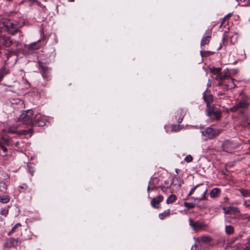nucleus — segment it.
I'll list each match as a JSON object with an SVG mask.
<instances>
[{"mask_svg": "<svg viewBox=\"0 0 250 250\" xmlns=\"http://www.w3.org/2000/svg\"><path fill=\"white\" fill-rule=\"evenodd\" d=\"M190 250H201V249L199 245L195 244L192 246Z\"/></svg>", "mask_w": 250, "mask_h": 250, "instance_id": "4c0bfd02", "label": "nucleus"}, {"mask_svg": "<svg viewBox=\"0 0 250 250\" xmlns=\"http://www.w3.org/2000/svg\"><path fill=\"white\" fill-rule=\"evenodd\" d=\"M240 193L243 197H250V192L247 190L245 189L244 188H240L239 189Z\"/></svg>", "mask_w": 250, "mask_h": 250, "instance_id": "c85d7f7f", "label": "nucleus"}, {"mask_svg": "<svg viewBox=\"0 0 250 250\" xmlns=\"http://www.w3.org/2000/svg\"><path fill=\"white\" fill-rule=\"evenodd\" d=\"M8 133L16 134L18 136L22 135H26L28 133L30 134V136H32L34 132L33 128H30L28 130H19L18 126H10L7 130Z\"/></svg>", "mask_w": 250, "mask_h": 250, "instance_id": "423d86ee", "label": "nucleus"}, {"mask_svg": "<svg viewBox=\"0 0 250 250\" xmlns=\"http://www.w3.org/2000/svg\"><path fill=\"white\" fill-rule=\"evenodd\" d=\"M203 95L204 100L207 103V105H208L213 101V97L212 95L210 94H207L205 92L203 93Z\"/></svg>", "mask_w": 250, "mask_h": 250, "instance_id": "6ab92c4d", "label": "nucleus"}, {"mask_svg": "<svg viewBox=\"0 0 250 250\" xmlns=\"http://www.w3.org/2000/svg\"><path fill=\"white\" fill-rule=\"evenodd\" d=\"M214 52L210 51L201 50L200 51V55L202 57H207L214 54Z\"/></svg>", "mask_w": 250, "mask_h": 250, "instance_id": "a878e982", "label": "nucleus"}, {"mask_svg": "<svg viewBox=\"0 0 250 250\" xmlns=\"http://www.w3.org/2000/svg\"><path fill=\"white\" fill-rule=\"evenodd\" d=\"M208 191L207 187L204 184H200L193 187L188 193V196L194 194L197 200H204Z\"/></svg>", "mask_w": 250, "mask_h": 250, "instance_id": "f257e3e1", "label": "nucleus"}, {"mask_svg": "<svg viewBox=\"0 0 250 250\" xmlns=\"http://www.w3.org/2000/svg\"><path fill=\"white\" fill-rule=\"evenodd\" d=\"M14 43H15L16 46H18L20 44V42L19 41H15Z\"/></svg>", "mask_w": 250, "mask_h": 250, "instance_id": "de8ad7c7", "label": "nucleus"}, {"mask_svg": "<svg viewBox=\"0 0 250 250\" xmlns=\"http://www.w3.org/2000/svg\"><path fill=\"white\" fill-rule=\"evenodd\" d=\"M184 206L188 208V202L186 201L184 202Z\"/></svg>", "mask_w": 250, "mask_h": 250, "instance_id": "5fc2aeb1", "label": "nucleus"}, {"mask_svg": "<svg viewBox=\"0 0 250 250\" xmlns=\"http://www.w3.org/2000/svg\"><path fill=\"white\" fill-rule=\"evenodd\" d=\"M192 160V157L191 155H188V162L191 161Z\"/></svg>", "mask_w": 250, "mask_h": 250, "instance_id": "09e8293b", "label": "nucleus"}, {"mask_svg": "<svg viewBox=\"0 0 250 250\" xmlns=\"http://www.w3.org/2000/svg\"><path fill=\"white\" fill-rule=\"evenodd\" d=\"M211 33L212 30L211 29H208L206 31V36L202 39L201 42V46H204L206 44H208L209 42Z\"/></svg>", "mask_w": 250, "mask_h": 250, "instance_id": "2eb2a0df", "label": "nucleus"}, {"mask_svg": "<svg viewBox=\"0 0 250 250\" xmlns=\"http://www.w3.org/2000/svg\"><path fill=\"white\" fill-rule=\"evenodd\" d=\"M14 43L10 37H3L2 39V44L3 46L6 47H9Z\"/></svg>", "mask_w": 250, "mask_h": 250, "instance_id": "f3484780", "label": "nucleus"}, {"mask_svg": "<svg viewBox=\"0 0 250 250\" xmlns=\"http://www.w3.org/2000/svg\"><path fill=\"white\" fill-rule=\"evenodd\" d=\"M2 140L4 141V144H5L7 145H9V141L10 139L8 137H2Z\"/></svg>", "mask_w": 250, "mask_h": 250, "instance_id": "e433bc0d", "label": "nucleus"}, {"mask_svg": "<svg viewBox=\"0 0 250 250\" xmlns=\"http://www.w3.org/2000/svg\"><path fill=\"white\" fill-rule=\"evenodd\" d=\"M36 4L41 7L43 6V5L42 4V3L40 1H38L36 3Z\"/></svg>", "mask_w": 250, "mask_h": 250, "instance_id": "c03bdc74", "label": "nucleus"}, {"mask_svg": "<svg viewBox=\"0 0 250 250\" xmlns=\"http://www.w3.org/2000/svg\"><path fill=\"white\" fill-rule=\"evenodd\" d=\"M242 237V235H240L239 236H238L237 237H236V238L234 240H236V239H240Z\"/></svg>", "mask_w": 250, "mask_h": 250, "instance_id": "4d7b16f0", "label": "nucleus"}, {"mask_svg": "<svg viewBox=\"0 0 250 250\" xmlns=\"http://www.w3.org/2000/svg\"><path fill=\"white\" fill-rule=\"evenodd\" d=\"M15 239L13 238H10L7 239L5 243V248H10L14 247V242H15Z\"/></svg>", "mask_w": 250, "mask_h": 250, "instance_id": "412c9836", "label": "nucleus"}, {"mask_svg": "<svg viewBox=\"0 0 250 250\" xmlns=\"http://www.w3.org/2000/svg\"><path fill=\"white\" fill-rule=\"evenodd\" d=\"M19 145V142H17L16 144H15V146H18V145Z\"/></svg>", "mask_w": 250, "mask_h": 250, "instance_id": "69168bd1", "label": "nucleus"}, {"mask_svg": "<svg viewBox=\"0 0 250 250\" xmlns=\"http://www.w3.org/2000/svg\"><path fill=\"white\" fill-rule=\"evenodd\" d=\"M200 240L203 243H209L212 240V238L208 235H203L201 236Z\"/></svg>", "mask_w": 250, "mask_h": 250, "instance_id": "5701e85b", "label": "nucleus"}, {"mask_svg": "<svg viewBox=\"0 0 250 250\" xmlns=\"http://www.w3.org/2000/svg\"><path fill=\"white\" fill-rule=\"evenodd\" d=\"M201 133L205 140L211 139L216 135H217V131L215 129L209 127H207L205 130L202 131Z\"/></svg>", "mask_w": 250, "mask_h": 250, "instance_id": "9d476101", "label": "nucleus"}, {"mask_svg": "<svg viewBox=\"0 0 250 250\" xmlns=\"http://www.w3.org/2000/svg\"><path fill=\"white\" fill-rule=\"evenodd\" d=\"M21 223H18L17 224H16L12 229L9 232L8 235H11L14 232H15V230L17 229L18 227H21Z\"/></svg>", "mask_w": 250, "mask_h": 250, "instance_id": "f704fd0d", "label": "nucleus"}, {"mask_svg": "<svg viewBox=\"0 0 250 250\" xmlns=\"http://www.w3.org/2000/svg\"><path fill=\"white\" fill-rule=\"evenodd\" d=\"M188 222L190 226L196 231L204 229V227H205V225L203 223L199 221L194 222L190 219H189Z\"/></svg>", "mask_w": 250, "mask_h": 250, "instance_id": "9b49d317", "label": "nucleus"}, {"mask_svg": "<svg viewBox=\"0 0 250 250\" xmlns=\"http://www.w3.org/2000/svg\"><path fill=\"white\" fill-rule=\"evenodd\" d=\"M6 57L7 58V59H8L11 56V55L10 54V53H6Z\"/></svg>", "mask_w": 250, "mask_h": 250, "instance_id": "49530a36", "label": "nucleus"}, {"mask_svg": "<svg viewBox=\"0 0 250 250\" xmlns=\"http://www.w3.org/2000/svg\"><path fill=\"white\" fill-rule=\"evenodd\" d=\"M176 199H177V198H176V196L175 195L171 194L167 198V203L168 204H171V203L174 202L176 201Z\"/></svg>", "mask_w": 250, "mask_h": 250, "instance_id": "7c9ffc66", "label": "nucleus"}, {"mask_svg": "<svg viewBox=\"0 0 250 250\" xmlns=\"http://www.w3.org/2000/svg\"><path fill=\"white\" fill-rule=\"evenodd\" d=\"M25 48L28 50L34 51L38 49L40 47V43L38 42H34L30 44H25L24 45Z\"/></svg>", "mask_w": 250, "mask_h": 250, "instance_id": "dca6fc26", "label": "nucleus"}, {"mask_svg": "<svg viewBox=\"0 0 250 250\" xmlns=\"http://www.w3.org/2000/svg\"><path fill=\"white\" fill-rule=\"evenodd\" d=\"M151 185L149 184V185L147 187V191H149L150 189V186Z\"/></svg>", "mask_w": 250, "mask_h": 250, "instance_id": "052dcab7", "label": "nucleus"}, {"mask_svg": "<svg viewBox=\"0 0 250 250\" xmlns=\"http://www.w3.org/2000/svg\"><path fill=\"white\" fill-rule=\"evenodd\" d=\"M23 104V103L22 101L18 100V102H16L15 103H12V105L13 107L15 109L21 108Z\"/></svg>", "mask_w": 250, "mask_h": 250, "instance_id": "393cba45", "label": "nucleus"}, {"mask_svg": "<svg viewBox=\"0 0 250 250\" xmlns=\"http://www.w3.org/2000/svg\"><path fill=\"white\" fill-rule=\"evenodd\" d=\"M177 186L179 187L180 186V183L179 181V178L178 177H173L172 178L171 184L170 185V187Z\"/></svg>", "mask_w": 250, "mask_h": 250, "instance_id": "4be33fe9", "label": "nucleus"}, {"mask_svg": "<svg viewBox=\"0 0 250 250\" xmlns=\"http://www.w3.org/2000/svg\"><path fill=\"white\" fill-rule=\"evenodd\" d=\"M207 115L214 120H219L221 118V113L218 110L208 109L207 110Z\"/></svg>", "mask_w": 250, "mask_h": 250, "instance_id": "f8f14e48", "label": "nucleus"}, {"mask_svg": "<svg viewBox=\"0 0 250 250\" xmlns=\"http://www.w3.org/2000/svg\"><path fill=\"white\" fill-rule=\"evenodd\" d=\"M8 209L5 208L4 209H2L1 210L0 214L6 215L8 214Z\"/></svg>", "mask_w": 250, "mask_h": 250, "instance_id": "58836bf2", "label": "nucleus"}, {"mask_svg": "<svg viewBox=\"0 0 250 250\" xmlns=\"http://www.w3.org/2000/svg\"><path fill=\"white\" fill-rule=\"evenodd\" d=\"M246 201L244 203V204L247 206V207H249V205H248V204H246Z\"/></svg>", "mask_w": 250, "mask_h": 250, "instance_id": "338daca9", "label": "nucleus"}, {"mask_svg": "<svg viewBox=\"0 0 250 250\" xmlns=\"http://www.w3.org/2000/svg\"><path fill=\"white\" fill-rule=\"evenodd\" d=\"M3 26H5L10 34L14 35L16 33L20 32L17 28V25L11 22L9 20H3L2 21Z\"/></svg>", "mask_w": 250, "mask_h": 250, "instance_id": "0eeeda50", "label": "nucleus"}, {"mask_svg": "<svg viewBox=\"0 0 250 250\" xmlns=\"http://www.w3.org/2000/svg\"><path fill=\"white\" fill-rule=\"evenodd\" d=\"M220 189L218 188H215L211 190L210 195L211 198H217L220 196Z\"/></svg>", "mask_w": 250, "mask_h": 250, "instance_id": "a211bd4d", "label": "nucleus"}, {"mask_svg": "<svg viewBox=\"0 0 250 250\" xmlns=\"http://www.w3.org/2000/svg\"><path fill=\"white\" fill-rule=\"evenodd\" d=\"M159 182V179L157 177L152 178L149 182V184L150 185L154 186L158 184Z\"/></svg>", "mask_w": 250, "mask_h": 250, "instance_id": "72a5a7b5", "label": "nucleus"}, {"mask_svg": "<svg viewBox=\"0 0 250 250\" xmlns=\"http://www.w3.org/2000/svg\"><path fill=\"white\" fill-rule=\"evenodd\" d=\"M183 127V125H171V131L172 132H177L180 130Z\"/></svg>", "mask_w": 250, "mask_h": 250, "instance_id": "cd10ccee", "label": "nucleus"}, {"mask_svg": "<svg viewBox=\"0 0 250 250\" xmlns=\"http://www.w3.org/2000/svg\"><path fill=\"white\" fill-rule=\"evenodd\" d=\"M34 120L31 128H33L34 126H43L46 124V119L40 115H36L34 118Z\"/></svg>", "mask_w": 250, "mask_h": 250, "instance_id": "1a4fd4ad", "label": "nucleus"}, {"mask_svg": "<svg viewBox=\"0 0 250 250\" xmlns=\"http://www.w3.org/2000/svg\"><path fill=\"white\" fill-rule=\"evenodd\" d=\"M6 2L8 3H11L14 1V0H5Z\"/></svg>", "mask_w": 250, "mask_h": 250, "instance_id": "8fccbe9b", "label": "nucleus"}, {"mask_svg": "<svg viewBox=\"0 0 250 250\" xmlns=\"http://www.w3.org/2000/svg\"><path fill=\"white\" fill-rule=\"evenodd\" d=\"M222 209L225 214L233 215L240 212V210L238 208L233 206L223 207Z\"/></svg>", "mask_w": 250, "mask_h": 250, "instance_id": "ddd939ff", "label": "nucleus"}, {"mask_svg": "<svg viewBox=\"0 0 250 250\" xmlns=\"http://www.w3.org/2000/svg\"><path fill=\"white\" fill-rule=\"evenodd\" d=\"M187 210H188L187 209V210H183H183H181V211H180V212H181V213H184V214H187Z\"/></svg>", "mask_w": 250, "mask_h": 250, "instance_id": "864d4df0", "label": "nucleus"}, {"mask_svg": "<svg viewBox=\"0 0 250 250\" xmlns=\"http://www.w3.org/2000/svg\"><path fill=\"white\" fill-rule=\"evenodd\" d=\"M9 53H10L11 55H18V50H12V49H8L7 50Z\"/></svg>", "mask_w": 250, "mask_h": 250, "instance_id": "c9c22d12", "label": "nucleus"}, {"mask_svg": "<svg viewBox=\"0 0 250 250\" xmlns=\"http://www.w3.org/2000/svg\"><path fill=\"white\" fill-rule=\"evenodd\" d=\"M248 244H250V236L247 239Z\"/></svg>", "mask_w": 250, "mask_h": 250, "instance_id": "bf43d9fd", "label": "nucleus"}, {"mask_svg": "<svg viewBox=\"0 0 250 250\" xmlns=\"http://www.w3.org/2000/svg\"><path fill=\"white\" fill-rule=\"evenodd\" d=\"M225 232L228 235H230L234 232V228L231 225L226 226L225 227Z\"/></svg>", "mask_w": 250, "mask_h": 250, "instance_id": "b1692460", "label": "nucleus"}, {"mask_svg": "<svg viewBox=\"0 0 250 250\" xmlns=\"http://www.w3.org/2000/svg\"><path fill=\"white\" fill-rule=\"evenodd\" d=\"M29 1L30 2H31V3L32 4L34 3H36L37 2V1H38V0H29Z\"/></svg>", "mask_w": 250, "mask_h": 250, "instance_id": "a18cd8bd", "label": "nucleus"}, {"mask_svg": "<svg viewBox=\"0 0 250 250\" xmlns=\"http://www.w3.org/2000/svg\"><path fill=\"white\" fill-rule=\"evenodd\" d=\"M168 185H167V187L161 186L160 188H161V189L163 192H166L168 188Z\"/></svg>", "mask_w": 250, "mask_h": 250, "instance_id": "a19ab883", "label": "nucleus"}, {"mask_svg": "<svg viewBox=\"0 0 250 250\" xmlns=\"http://www.w3.org/2000/svg\"><path fill=\"white\" fill-rule=\"evenodd\" d=\"M8 152V149L6 147L0 142V155L1 156H5Z\"/></svg>", "mask_w": 250, "mask_h": 250, "instance_id": "aec40b11", "label": "nucleus"}, {"mask_svg": "<svg viewBox=\"0 0 250 250\" xmlns=\"http://www.w3.org/2000/svg\"><path fill=\"white\" fill-rule=\"evenodd\" d=\"M250 105V98L246 97L240 100L234 106L230 108L232 112H235L247 108Z\"/></svg>", "mask_w": 250, "mask_h": 250, "instance_id": "20e7f679", "label": "nucleus"}, {"mask_svg": "<svg viewBox=\"0 0 250 250\" xmlns=\"http://www.w3.org/2000/svg\"><path fill=\"white\" fill-rule=\"evenodd\" d=\"M158 188V187H157L154 186L153 187H152V188H151V189H156V188Z\"/></svg>", "mask_w": 250, "mask_h": 250, "instance_id": "0e129e2a", "label": "nucleus"}, {"mask_svg": "<svg viewBox=\"0 0 250 250\" xmlns=\"http://www.w3.org/2000/svg\"><path fill=\"white\" fill-rule=\"evenodd\" d=\"M10 200V197L8 195H4L0 196V202L2 203L5 204L8 203Z\"/></svg>", "mask_w": 250, "mask_h": 250, "instance_id": "473e14b6", "label": "nucleus"}, {"mask_svg": "<svg viewBox=\"0 0 250 250\" xmlns=\"http://www.w3.org/2000/svg\"><path fill=\"white\" fill-rule=\"evenodd\" d=\"M34 112L31 109L27 110L24 111L19 117V121L22 122L26 125H32L34 121Z\"/></svg>", "mask_w": 250, "mask_h": 250, "instance_id": "7ed1b4c3", "label": "nucleus"}, {"mask_svg": "<svg viewBox=\"0 0 250 250\" xmlns=\"http://www.w3.org/2000/svg\"><path fill=\"white\" fill-rule=\"evenodd\" d=\"M231 13H229L228 14H227L224 18V19H223V21H222V22L221 23V26L222 25H223V23L226 20V19H228L229 18V17L231 16Z\"/></svg>", "mask_w": 250, "mask_h": 250, "instance_id": "79ce46f5", "label": "nucleus"}, {"mask_svg": "<svg viewBox=\"0 0 250 250\" xmlns=\"http://www.w3.org/2000/svg\"><path fill=\"white\" fill-rule=\"evenodd\" d=\"M247 127L250 130V123H249L247 125Z\"/></svg>", "mask_w": 250, "mask_h": 250, "instance_id": "6e6d98bb", "label": "nucleus"}, {"mask_svg": "<svg viewBox=\"0 0 250 250\" xmlns=\"http://www.w3.org/2000/svg\"><path fill=\"white\" fill-rule=\"evenodd\" d=\"M194 207L193 205L192 204L188 203V208H192Z\"/></svg>", "mask_w": 250, "mask_h": 250, "instance_id": "603ef678", "label": "nucleus"}, {"mask_svg": "<svg viewBox=\"0 0 250 250\" xmlns=\"http://www.w3.org/2000/svg\"><path fill=\"white\" fill-rule=\"evenodd\" d=\"M170 214V210L167 209V210H165L164 212L160 213L159 214V217L160 219L163 220L165 218L168 216Z\"/></svg>", "mask_w": 250, "mask_h": 250, "instance_id": "c756f323", "label": "nucleus"}, {"mask_svg": "<svg viewBox=\"0 0 250 250\" xmlns=\"http://www.w3.org/2000/svg\"><path fill=\"white\" fill-rule=\"evenodd\" d=\"M0 187H2L4 189L6 188V185L4 183H0Z\"/></svg>", "mask_w": 250, "mask_h": 250, "instance_id": "37998d69", "label": "nucleus"}, {"mask_svg": "<svg viewBox=\"0 0 250 250\" xmlns=\"http://www.w3.org/2000/svg\"><path fill=\"white\" fill-rule=\"evenodd\" d=\"M9 73V70L7 69L5 67H3L0 70V78L2 79L4 75Z\"/></svg>", "mask_w": 250, "mask_h": 250, "instance_id": "2f4dec72", "label": "nucleus"}, {"mask_svg": "<svg viewBox=\"0 0 250 250\" xmlns=\"http://www.w3.org/2000/svg\"><path fill=\"white\" fill-rule=\"evenodd\" d=\"M165 185H168V182H167V181H165Z\"/></svg>", "mask_w": 250, "mask_h": 250, "instance_id": "774afa93", "label": "nucleus"}, {"mask_svg": "<svg viewBox=\"0 0 250 250\" xmlns=\"http://www.w3.org/2000/svg\"><path fill=\"white\" fill-rule=\"evenodd\" d=\"M185 115V113L182 110H179L177 112V115L176 116V117L177 116L179 117V119H178V123H181V122L182 121V120L184 118Z\"/></svg>", "mask_w": 250, "mask_h": 250, "instance_id": "bb28decb", "label": "nucleus"}, {"mask_svg": "<svg viewBox=\"0 0 250 250\" xmlns=\"http://www.w3.org/2000/svg\"><path fill=\"white\" fill-rule=\"evenodd\" d=\"M188 155H187V156H186L185 157L184 160H185L186 161L188 162Z\"/></svg>", "mask_w": 250, "mask_h": 250, "instance_id": "e2e57ef3", "label": "nucleus"}, {"mask_svg": "<svg viewBox=\"0 0 250 250\" xmlns=\"http://www.w3.org/2000/svg\"><path fill=\"white\" fill-rule=\"evenodd\" d=\"M226 39H227L226 37L225 36H224V37L222 39L223 42H224L225 40H226Z\"/></svg>", "mask_w": 250, "mask_h": 250, "instance_id": "680f3d73", "label": "nucleus"}, {"mask_svg": "<svg viewBox=\"0 0 250 250\" xmlns=\"http://www.w3.org/2000/svg\"><path fill=\"white\" fill-rule=\"evenodd\" d=\"M216 79L219 80L218 85L222 86L223 89L226 90L233 88L235 87L233 80L229 77H226V75L222 73H220L217 75Z\"/></svg>", "mask_w": 250, "mask_h": 250, "instance_id": "f03ea898", "label": "nucleus"}, {"mask_svg": "<svg viewBox=\"0 0 250 250\" xmlns=\"http://www.w3.org/2000/svg\"><path fill=\"white\" fill-rule=\"evenodd\" d=\"M163 199L164 198L163 196L161 195H159L156 197H154L151 201L150 204L151 206L154 208H159V203L163 200Z\"/></svg>", "mask_w": 250, "mask_h": 250, "instance_id": "4468645a", "label": "nucleus"}, {"mask_svg": "<svg viewBox=\"0 0 250 250\" xmlns=\"http://www.w3.org/2000/svg\"><path fill=\"white\" fill-rule=\"evenodd\" d=\"M14 241L15 242H14V247L19 246L21 243V242L18 239H15Z\"/></svg>", "mask_w": 250, "mask_h": 250, "instance_id": "ea45409f", "label": "nucleus"}, {"mask_svg": "<svg viewBox=\"0 0 250 250\" xmlns=\"http://www.w3.org/2000/svg\"><path fill=\"white\" fill-rule=\"evenodd\" d=\"M239 146L238 144L234 141L225 140L222 144V149L227 152L231 153Z\"/></svg>", "mask_w": 250, "mask_h": 250, "instance_id": "39448f33", "label": "nucleus"}, {"mask_svg": "<svg viewBox=\"0 0 250 250\" xmlns=\"http://www.w3.org/2000/svg\"><path fill=\"white\" fill-rule=\"evenodd\" d=\"M21 188H25L26 189L27 188V186L26 185H24L23 186L20 187Z\"/></svg>", "mask_w": 250, "mask_h": 250, "instance_id": "3c124183", "label": "nucleus"}, {"mask_svg": "<svg viewBox=\"0 0 250 250\" xmlns=\"http://www.w3.org/2000/svg\"><path fill=\"white\" fill-rule=\"evenodd\" d=\"M39 69L40 73L44 79H48L49 77V71L50 68L47 66L46 64L41 61L38 62Z\"/></svg>", "mask_w": 250, "mask_h": 250, "instance_id": "6e6552de", "label": "nucleus"}, {"mask_svg": "<svg viewBox=\"0 0 250 250\" xmlns=\"http://www.w3.org/2000/svg\"><path fill=\"white\" fill-rule=\"evenodd\" d=\"M243 250H250V248L249 247H246Z\"/></svg>", "mask_w": 250, "mask_h": 250, "instance_id": "13d9d810", "label": "nucleus"}]
</instances>
